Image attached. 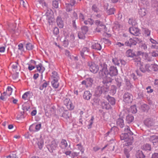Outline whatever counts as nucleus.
I'll list each match as a JSON object with an SVG mask.
<instances>
[{"instance_id": "nucleus-29", "label": "nucleus", "mask_w": 158, "mask_h": 158, "mask_svg": "<svg viewBox=\"0 0 158 158\" xmlns=\"http://www.w3.org/2000/svg\"><path fill=\"white\" fill-rule=\"evenodd\" d=\"M142 148L144 151H151V146L150 144L146 143L143 146Z\"/></svg>"}, {"instance_id": "nucleus-4", "label": "nucleus", "mask_w": 158, "mask_h": 158, "mask_svg": "<svg viewBox=\"0 0 158 158\" xmlns=\"http://www.w3.org/2000/svg\"><path fill=\"white\" fill-rule=\"evenodd\" d=\"M129 31L131 34L136 36L139 35L140 34L139 29L136 26L130 27Z\"/></svg>"}, {"instance_id": "nucleus-36", "label": "nucleus", "mask_w": 158, "mask_h": 158, "mask_svg": "<svg viewBox=\"0 0 158 158\" xmlns=\"http://www.w3.org/2000/svg\"><path fill=\"white\" fill-rule=\"evenodd\" d=\"M130 111L133 114H135L137 112V109L135 105H134L131 106Z\"/></svg>"}, {"instance_id": "nucleus-52", "label": "nucleus", "mask_w": 158, "mask_h": 158, "mask_svg": "<svg viewBox=\"0 0 158 158\" xmlns=\"http://www.w3.org/2000/svg\"><path fill=\"white\" fill-rule=\"evenodd\" d=\"M53 33L55 35H57L59 33V30L58 28L57 27H55L54 28L53 31Z\"/></svg>"}, {"instance_id": "nucleus-54", "label": "nucleus", "mask_w": 158, "mask_h": 158, "mask_svg": "<svg viewBox=\"0 0 158 158\" xmlns=\"http://www.w3.org/2000/svg\"><path fill=\"white\" fill-rule=\"evenodd\" d=\"M37 145L38 147L40 149H41L43 148V142L42 141H38L37 143Z\"/></svg>"}, {"instance_id": "nucleus-40", "label": "nucleus", "mask_w": 158, "mask_h": 158, "mask_svg": "<svg viewBox=\"0 0 158 158\" xmlns=\"http://www.w3.org/2000/svg\"><path fill=\"white\" fill-rule=\"evenodd\" d=\"M65 6L66 8V11H67L69 12L72 10L73 6L69 4V3H66Z\"/></svg>"}, {"instance_id": "nucleus-56", "label": "nucleus", "mask_w": 158, "mask_h": 158, "mask_svg": "<svg viewBox=\"0 0 158 158\" xmlns=\"http://www.w3.org/2000/svg\"><path fill=\"white\" fill-rule=\"evenodd\" d=\"M77 146L78 147L77 148L79 150H80V151L81 152V153H82L84 152V150L83 149V148L81 145V144H78Z\"/></svg>"}, {"instance_id": "nucleus-37", "label": "nucleus", "mask_w": 158, "mask_h": 158, "mask_svg": "<svg viewBox=\"0 0 158 158\" xmlns=\"http://www.w3.org/2000/svg\"><path fill=\"white\" fill-rule=\"evenodd\" d=\"M91 9L93 11L97 13L100 11L96 4L93 5L92 6Z\"/></svg>"}, {"instance_id": "nucleus-50", "label": "nucleus", "mask_w": 158, "mask_h": 158, "mask_svg": "<svg viewBox=\"0 0 158 158\" xmlns=\"http://www.w3.org/2000/svg\"><path fill=\"white\" fill-rule=\"evenodd\" d=\"M108 83L103 84L104 85L102 86V87H103L104 89L105 90V93L107 92L109 89V85H107Z\"/></svg>"}, {"instance_id": "nucleus-25", "label": "nucleus", "mask_w": 158, "mask_h": 158, "mask_svg": "<svg viewBox=\"0 0 158 158\" xmlns=\"http://www.w3.org/2000/svg\"><path fill=\"white\" fill-rule=\"evenodd\" d=\"M140 108L143 112H147L150 109L149 106L146 104L142 105Z\"/></svg>"}, {"instance_id": "nucleus-19", "label": "nucleus", "mask_w": 158, "mask_h": 158, "mask_svg": "<svg viewBox=\"0 0 158 158\" xmlns=\"http://www.w3.org/2000/svg\"><path fill=\"white\" fill-rule=\"evenodd\" d=\"M91 96L92 94L90 92L88 91H86L84 92L83 97L85 99L89 100L90 99Z\"/></svg>"}, {"instance_id": "nucleus-5", "label": "nucleus", "mask_w": 158, "mask_h": 158, "mask_svg": "<svg viewBox=\"0 0 158 158\" xmlns=\"http://www.w3.org/2000/svg\"><path fill=\"white\" fill-rule=\"evenodd\" d=\"M123 115L121 116L120 117L118 118L116 121V124L117 126L120 128H123L124 127V120L123 119Z\"/></svg>"}, {"instance_id": "nucleus-7", "label": "nucleus", "mask_w": 158, "mask_h": 158, "mask_svg": "<svg viewBox=\"0 0 158 158\" xmlns=\"http://www.w3.org/2000/svg\"><path fill=\"white\" fill-rule=\"evenodd\" d=\"M89 51V49L86 47L83 48L80 51V55L82 58L85 59L87 56Z\"/></svg>"}, {"instance_id": "nucleus-41", "label": "nucleus", "mask_w": 158, "mask_h": 158, "mask_svg": "<svg viewBox=\"0 0 158 158\" xmlns=\"http://www.w3.org/2000/svg\"><path fill=\"white\" fill-rule=\"evenodd\" d=\"M152 6L154 8H155V10L158 7V2L156 0H153L152 1Z\"/></svg>"}, {"instance_id": "nucleus-24", "label": "nucleus", "mask_w": 158, "mask_h": 158, "mask_svg": "<svg viewBox=\"0 0 158 158\" xmlns=\"http://www.w3.org/2000/svg\"><path fill=\"white\" fill-rule=\"evenodd\" d=\"M149 139V140L154 144V143H156V142L157 141L158 136L156 135H154L150 136Z\"/></svg>"}, {"instance_id": "nucleus-16", "label": "nucleus", "mask_w": 158, "mask_h": 158, "mask_svg": "<svg viewBox=\"0 0 158 158\" xmlns=\"http://www.w3.org/2000/svg\"><path fill=\"white\" fill-rule=\"evenodd\" d=\"M49 146L50 147V148H48V149L49 152H53V150H56L57 147V144L55 141H53L51 142Z\"/></svg>"}, {"instance_id": "nucleus-34", "label": "nucleus", "mask_w": 158, "mask_h": 158, "mask_svg": "<svg viewBox=\"0 0 158 158\" xmlns=\"http://www.w3.org/2000/svg\"><path fill=\"white\" fill-rule=\"evenodd\" d=\"M95 23L97 25V27H100L102 26L103 28L106 27V26L104 25L102 22L98 20H96L95 21Z\"/></svg>"}, {"instance_id": "nucleus-46", "label": "nucleus", "mask_w": 158, "mask_h": 158, "mask_svg": "<svg viewBox=\"0 0 158 158\" xmlns=\"http://www.w3.org/2000/svg\"><path fill=\"white\" fill-rule=\"evenodd\" d=\"M128 22L129 24L131 25L132 27H133V26H135L137 24V23L135 20L133 21V19H129Z\"/></svg>"}, {"instance_id": "nucleus-22", "label": "nucleus", "mask_w": 158, "mask_h": 158, "mask_svg": "<svg viewBox=\"0 0 158 158\" xmlns=\"http://www.w3.org/2000/svg\"><path fill=\"white\" fill-rule=\"evenodd\" d=\"M102 108L105 109L106 110H109L111 109L110 105L107 102H103L101 103Z\"/></svg>"}, {"instance_id": "nucleus-11", "label": "nucleus", "mask_w": 158, "mask_h": 158, "mask_svg": "<svg viewBox=\"0 0 158 158\" xmlns=\"http://www.w3.org/2000/svg\"><path fill=\"white\" fill-rule=\"evenodd\" d=\"M135 58L134 59L135 62H138L139 64H140V59L139 57V56L141 55H143L144 53L141 51H138L135 52Z\"/></svg>"}, {"instance_id": "nucleus-15", "label": "nucleus", "mask_w": 158, "mask_h": 158, "mask_svg": "<svg viewBox=\"0 0 158 158\" xmlns=\"http://www.w3.org/2000/svg\"><path fill=\"white\" fill-rule=\"evenodd\" d=\"M56 22L57 26L60 28H62L64 26V21L61 17L58 16L56 19Z\"/></svg>"}, {"instance_id": "nucleus-2", "label": "nucleus", "mask_w": 158, "mask_h": 158, "mask_svg": "<svg viewBox=\"0 0 158 158\" xmlns=\"http://www.w3.org/2000/svg\"><path fill=\"white\" fill-rule=\"evenodd\" d=\"M102 69L99 73V75L104 76V75H109L113 77L117 75L118 73V71L117 68L114 66H111L109 69V70L107 69V65L105 64H101Z\"/></svg>"}, {"instance_id": "nucleus-39", "label": "nucleus", "mask_w": 158, "mask_h": 158, "mask_svg": "<svg viewBox=\"0 0 158 158\" xmlns=\"http://www.w3.org/2000/svg\"><path fill=\"white\" fill-rule=\"evenodd\" d=\"M85 34L82 32H79L78 34V38L80 39H84L85 38Z\"/></svg>"}, {"instance_id": "nucleus-59", "label": "nucleus", "mask_w": 158, "mask_h": 158, "mask_svg": "<svg viewBox=\"0 0 158 158\" xmlns=\"http://www.w3.org/2000/svg\"><path fill=\"white\" fill-rule=\"evenodd\" d=\"M7 158H18L16 156L15 152L11 154L9 156L7 157Z\"/></svg>"}, {"instance_id": "nucleus-13", "label": "nucleus", "mask_w": 158, "mask_h": 158, "mask_svg": "<svg viewBox=\"0 0 158 158\" xmlns=\"http://www.w3.org/2000/svg\"><path fill=\"white\" fill-rule=\"evenodd\" d=\"M136 44V42L134 38L133 39L130 38L129 40L125 42V46L132 47L133 45H135Z\"/></svg>"}, {"instance_id": "nucleus-30", "label": "nucleus", "mask_w": 158, "mask_h": 158, "mask_svg": "<svg viewBox=\"0 0 158 158\" xmlns=\"http://www.w3.org/2000/svg\"><path fill=\"white\" fill-rule=\"evenodd\" d=\"M115 80L116 81L117 86L119 88H120L122 85V83L123 81L122 79L120 77H119L116 78Z\"/></svg>"}, {"instance_id": "nucleus-12", "label": "nucleus", "mask_w": 158, "mask_h": 158, "mask_svg": "<svg viewBox=\"0 0 158 158\" xmlns=\"http://www.w3.org/2000/svg\"><path fill=\"white\" fill-rule=\"evenodd\" d=\"M59 111L60 112L59 114L60 116L63 117L66 119L69 118L70 114L68 111H65L64 112L62 109H60Z\"/></svg>"}, {"instance_id": "nucleus-18", "label": "nucleus", "mask_w": 158, "mask_h": 158, "mask_svg": "<svg viewBox=\"0 0 158 158\" xmlns=\"http://www.w3.org/2000/svg\"><path fill=\"white\" fill-rule=\"evenodd\" d=\"M134 120V117L131 114H128L126 116V122L130 124L132 123Z\"/></svg>"}, {"instance_id": "nucleus-58", "label": "nucleus", "mask_w": 158, "mask_h": 158, "mask_svg": "<svg viewBox=\"0 0 158 158\" xmlns=\"http://www.w3.org/2000/svg\"><path fill=\"white\" fill-rule=\"evenodd\" d=\"M115 44H116V45L118 46L119 47H120V48L125 46V43H124H124H122L119 42H117Z\"/></svg>"}, {"instance_id": "nucleus-1", "label": "nucleus", "mask_w": 158, "mask_h": 158, "mask_svg": "<svg viewBox=\"0 0 158 158\" xmlns=\"http://www.w3.org/2000/svg\"><path fill=\"white\" fill-rule=\"evenodd\" d=\"M124 127L123 130L124 132L121 134L120 139L121 140H124L127 142L125 143L126 146H128L132 145L134 139L133 136V133L130 130L129 127L126 126Z\"/></svg>"}, {"instance_id": "nucleus-51", "label": "nucleus", "mask_w": 158, "mask_h": 158, "mask_svg": "<svg viewBox=\"0 0 158 158\" xmlns=\"http://www.w3.org/2000/svg\"><path fill=\"white\" fill-rule=\"evenodd\" d=\"M52 5L55 8H57L58 7V1L55 0L52 2Z\"/></svg>"}, {"instance_id": "nucleus-60", "label": "nucleus", "mask_w": 158, "mask_h": 158, "mask_svg": "<svg viewBox=\"0 0 158 158\" xmlns=\"http://www.w3.org/2000/svg\"><path fill=\"white\" fill-rule=\"evenodd\" d=\"M94 119V117L93 116L91 117V118L90 120V124L88 125V128H90L91 127L92 124L93 123V120Z\"/></svg>"}, {"instance_id": "nucleus-53", "label": "nucleus", "mask_w": 158, "mask_h": 158, "mask_svg": "<svg viewBox=\"0 0 158 158\" xmlns=\"http://www.w3.org/2000/svg\"><path fill=\"white\" fill-rule=\"evenodd\" d=\"M124 153L127 158H129L130 156V154L129 153V151L127 148L124 149Z\"/></svg>"}, {"instance_id": "nucleus-6", "label": "nucleus", "mask_w": 158, "mask_h": 158, "mask_svg": "<svg viewBox=\"0 0 158 158\" xmlns=\"http://www.w3.org/2000/svg\"><path fill=\"white\" fill-rule=\"evenodd\" d=\"M105 90L104 89L103 87L101 86H98L96 88L95 94L98 97L101 95L102 94L105 92Z\"/></svg>"}, {"instance_id": "nucleus-8", "label": "nucleus", "mask_w": 158, "mask_h": 158, "mask_svg": "<svg viewBox=\"0 0 158 158\" xmlns=\"http://www.w3.org/2000/svg\"><path fill=\"white\" fill-rule=\"evenodd\" d=\"M131 95L130 93L128 92L125 93L123 96V100L126 102H131Z\"/></svg>"}, {"instance_id": "nucleus-28", "label": "nucleus", "mask_w": 158, "mask_h": 158, "mask_svg": "<svg viewBox=\"0 0 158 158\" xmlns=\"http://www.w3.org/2000/svg\"><path fill=\"white\" fill-rule=\"evenodd\" d=\"M42 82H44L39 88L40 90H43L44 88H46L47 86L49 84V81L47 82L44 80Z\"/></svg>"}, {"instance_id": "nucleus-48", "label": "nucleus", "mask_w": 158, "mask_h": 158, "mask_svg": "<svg viewBox=\"0 0 158 158\" xmlns=\"http://www.w3.org/2000/svg\"><path fill=\"white\" fill-rule=\"evenodd\" d=\"M61 144L62 145V147L63 148H65L67 146V143L66 140L64 139H62L61 142Z\"/></svg>"}, {"instance_id": "nucleus-23", "label": "nucleus", "mask_w": 158, "mask_h": 158, "mask_svg": "<svg viewBox=\"0 0 158 158\" xmlns=\"http://www.w3.org/2000/svg\"><path fill=\"white\" fill-rule=\"evenodd\" d=\"M107 99L111 105H113L115 104V100L114 98L108 95L107 97Z\"/></svg>"}, {"instance_id": "nucleus-64", "label": "nucleus", "mask_w": 158, "mask_h": 158, "mask_svg": "<svg viewBox=\"0 0 158 158\" xmlns=\"http://www.w3.org/2000/svg\"><path fill=\"white\" fill-rule=\"evenodd\" d=\"M152 158H158V153H154L152 155Z\"/></svg>"}, {"instance_id": "nucleus-9", "label": "nucleus", "mask_w": 158, "mask_h": 158, "mask_svg": "<svg viewBox=\"0 0 158 158\" xmlns=\"http://www.w3.org/2000/svg\"><path fill=\"white\" fill-rule=\"evenodd\" d=\"M150 65L148 64H145L143 66L140 64V66L139 68L140 71L143 73H145L146 71L149 72L151 70L149 69Z\"/></svg>"}, {"instance_id": "nucleus-35", "label": "nucleus", "mask_w": 158, "mask_h": 158, "mask_svg": "<svg viewBox=\"0 0 158 158\" xmlns=\"http://www.w3.org/2000/svg\"><path fill=\"white\" fill-rule=\"evenodd\" d=\"M26 49L28 50H32L34 48V45L30 43H27L26 44Z\"/></svg>"}, {"instance_id": "nucleus-45", "label": "nucleus", "mask_w": 158, "mask_h": 158, "mask_svg": "<svg viewBox=\"0 0 158 158\" xmlns=\"http://www.w3.org/2000/svg\"><path fill=\"white\" fill-rule=\"evenodd\" d=\"M115 11V9L114 8H110L109 10L107 11V13L108 15H110L114 14V11Z\"/></svg>"}, {"instance_id": "nucleus-14", "label": "nucleus", "mask_w": 158, "mask_h": 158, "mask_svg": "<svg viewBox=\"0 0 158 158\" xmlns=\"http://www.w3.org/2000/svg\"><path fill=\"white\" fill-rule=\"evenodd\" d=\"M144 123L147 126L150 127L154 125V122L152 118H149L144 121Z\"/></svg>"}, {"instance_id": "nucleus-27", "label": "nucleus", "mask_w": 158, "mask_h": 158, "mask_svg": "<svg viewBox=\"0 0 158 158\" xmlns=\"http://www.w3.org/2000/svg\"><path fill=\"white\" fill-rule=\"evenodd\" d=\"M136 156L137 158H144L145 157V156L143 151L138 150L136 153Z\"/></svg>"}, {"instance_id": "nucleus-62", "label": "nucleus", "mask_w": 158, "mask_h": 158, "mask_svg": "<svg viewBox=\"0 0 158 158\" xmlns=\"http://www.w3.org/2000/svg\"><path fill=\"white\" fill-rule=\"evenodd\" d=\"M30 107L28 106L27 107L25 105H23L22 106V109L24 111H28L29 109H30Z\"/></svg>"}, {"instance_id": "nucleus-33", "label": "nucleus", "mask_w": 158, "mask_h": 158, "mask_svg": "<svg viewBox=\"0 0 158 158\" xmlns=\"http://www.w3.org/2000/svg\"><path fill=\"white\" fill-rule=\"evenodd\" d=\"M12 91V89L10 86H8L6 91H4V92H5V93L8 95L9 96L11 95Z\"/></svg>"}, {"instance_id": "nucleus-38", "label": "nucleus", "mask_w": 158, "mask_h": 158, "mask_svg": "<svg viewBox=\"0 0 158 158\" xmlns=\"http://www.w3.org/2000/svg\"><path fill=\"white\" fill-rule=\"evenodd\" d=\"M125 84L127 86V87L128 89L131 88L132 87V85L131 84L130 81L127 79H125Z\"/></svg>"}, {"instance_id": "nucleus-3", "label": "nucleus", "mask_w": 158, "mask_h": 158, "mask_svg": "<svg viewBox=\"0 0 158 158\" xmlns=\"http://www.w3.org/2000/svg\"><path fill=\"white\" fill-rule=\"evenodd\" d=\"M88 66L90 71L94 73H96L99 69L98 65L94 63H88Z\"/></svg>"}, {"instance_id": "nucleus-32", "label": "nucleus", "mask_w": 158, "mask_h": 158, "mask_svg": "<svg viewBox=\"0 0 158 158\" xmlns=\"http://www.w3.org/2000/svg\"><path fill=\"white\" fill-rule=\"evenodd\" d=\"M9 97L8 95L5 93V92H4L1 94V96L0 97V99L3 101H5Z\"/></svg>"}, {"instance_id": "nucleus-47", "label": "nucleus", "mask_w": 158, "mask_h": 158, "mask_svg": "<svg viewBox=\"0 0 158 158\" xmlns=\"http://www.w3.org/2000/svg\"><path fill=\"white\" fill-rule=\"evenodd\" d=\"M150 67H152V69L154 71H157L158 70V65L156 64H151Z\"/></svg>"}, {"instance_id": "nucleus-31", "label": "nucleus", "mask_w": 158, "mask_h": 158, "mask_svg": "<svg viewBox=\"0 0 158 158\" xmlns=\"http://www.w3.org/2000/svg\"><path fill=\"white\" fill-rule=\"evenodd\" d=\"M86 81L87 87L91 86L93 82V80L91 78L89 77L85 79Z\"/></svg>"}, {"instance_id": "nucleus-49", "label": "nucleus", "mask_w": 158, "mask_h": 158, "mask_svg": "<svg viewBox=\"0 0 158 158\" xmlns=\"http://www.w3.org/2000/svg\"><path fill=\"white\" fill-rule=\"evenodd\" d=\"M67 108L70 110H73L74 109V106L71 102H69L67 105Z\"/></svg>"}, {"instance_id": "nucleus-44", "label": "nucleus", "mask_w": 158, "mask_h": 158, "mask_svg": "<svg viewBox=\"0 0 158 158\" xmlns=\"http://www.w3.org/2000/svg\"><path fill=\"white\" fill-rule=\"evenodd\" d=\"M20 0V5H22L23 7L26 8L28 6L27 2L26 1H24L23 0Z\"/></svg>"}, {"instance_id": "nucleus-10", "label": "nucleus", "mask_w": 158, "mask_h": 158, "mask_svg": "<svg viewBox=\"0 0 158 158\" xmlns=\"http://www.w3.org/2000/svg\"><path fill=\"white\" fill-rule=\"evenodd\" d=\"M100 76L103 78L102 83L103 84L109 83L112 82L113 79L109 76V75H104V76L99 75Z\"/></svg>"}, {"instance_id": "nucleus-55", "label": "nucleus", "mask_w": 158, "mask_h": 158, "mask_svg": "<svg viewBox=\"0 0 158 158\" xmlns=\"http://www.w3.org/2000/svg\"><path fill=\"white\" fill-rule=\"evenodd\" d=\"M112 62L115 65H119V63L118 60L116 58H115L112 59Z\"/></svg>"}, {"instance_id": "nucleus-63", "label": "nucleus", "mask_w": 158, "mask_h": 158, "mask_svg": "<svg viewBox=\"0 0 158 158\" xmlns=\"http://www.w3.org/2000/svg\"><path fill=\"white\" fill-rule=\"evenodd\" d=\"M48 23L50 24H51V23H52L54 21V19L53 17H48Z\"/></svg>"}, {"instance_id": "nucleus-17", "label": "nucleus", "mask_w": 158, "mask_h": 158, "mask_svg": "<svg viewBox=\"0 0 158 158\" xmlns=\"http://www.w3.org/2000/svg\"><path fill=\"white\" fill-rule=\"evenodd\" d=\"M126 54L127 57L135 58V55L133 50L129 49L127 50L126 52Z\"/></svg>"}, {"instance_id": "nucleus-57", "label": "nucleus", "mask_w": 158, "mask_h": 158, "mask_svg": "<svg viewBox=\"0 0 158 158\" xmlns=\"http://www.w3.org/2000/svg\"><path fill=\"white\" fill-rule=\"evenodd\" d=\"M79 152H73L72 153L73 158H78Z\"/></svg>"}, {"instance_id": "nucleus-20", "label": "nucleus", "mask_w": 158, "mask_h": 158, "mask_svg": "<svg viewBox=\"0 0 158 158\" xmlns=\"http://www.w3.org/2000/svg\"><path fill=\"white\" fill-rule=\"evenodd\" d=\"M147 12V10L144 8H140L139 10V13L141 17L145 16Z\"/></svg>"}, {"instance_id": "nucleus-43", "label": "nucleus", "mask_w": 158, "mask_h": 158, "mask_svg": "<svg viewBox=\"0 0 158 158\" xmlns=\"http://www.w3.org/2000/svg\"><path fill=\"white\" fill-rule=\"evenodd\" d=\"M82 32L84 34H86L88 31V27L86 26H83L81 28Z\"/></svg>"}, {"instance_id": "nucleus-26", "label": "nucleus", "mask_w": 158, "mask_h": 158, "mask_svg": "<svg viewBox=\"0 0 158 158\" xmlns=\"http://www.w3.org/2000/svg\"><path fill=\"white\" fill-rule=\"evenodd\" d=\"M58 79H53L51 82L52 86L55 88H57L59 85V83L58 82Z\"/></svg>"}, {"instance_id": "nucleus-42", "label": "nucleus", "mask_w": 158, "mask_h": 158, "mask_svg": "<svg viewBox=\"0 0 158 158\" xmlns=\"http://www.w3.org/2000/svg\"><path fill=\"white\" fill-rule=\"evenodd\" d=\"M52 77L53 79H59V77L56 72V71L53 72L52 73Z\"/></svg>"}, {"instance_id": "nucleus-21", "label": "nucleus", "mask_w": 158, "mask_h": 158, "mask_svg": "<svg viewBox=\"0 0 158 158\" xmlns=\"http://www.w3.org/2000/svg\"><path fill=\"white\" fill-rule=\"evenodd\" d=\"M91 47L96 50H100L102 49L101 46L98 43H95Z\"/></svg>"}, {"instance_id": "nucleus-61", "label": "nucleus", "mask_w": 158, "mask_h": 158, "mask_svg": "<svg viewBox=\"0 0 158 158\" xmlns=\"http://www.w3.org/2000/svg\"><path fill=\"white\" fill-rule=\"evenodd\" d=\"M39 67H40V69H39L40 72H43L45 68L42 66V64L41 63L39 64Z\"/></svg>"}]
</instances>
